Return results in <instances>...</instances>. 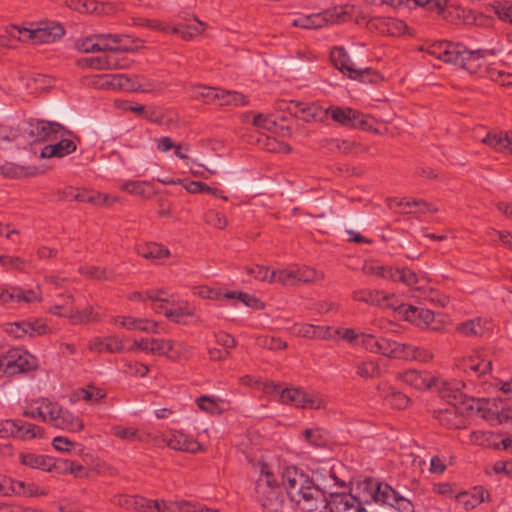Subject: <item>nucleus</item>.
Returning a JSON list of instances; mask_svg holds the SVG:
<instances>
[{"label": "nucleus", "mask_w": 512, "mask_h": 512, "mask_svg": "<svg viewBox=\"0 0 512 512\" xmlns=\"http://www.w3.org/2000/svg\"><path fill=\"white\" fill-rule=\"evenodd\" d=\"M281 484L291 502L304 512H323L325 494L322 487L308 472L297 466H287L281 472Z\"/></svg>", "instance_id": "f257e3e1"}, {"label": "nucleus", "mask_w": 512, "mask_h": 512, "mask_svg": "<svg viewBox=\"0 0 512 512\" xmlns=\"http://www.w3.org/2000/svg\"><path fill=\"white\" fill-rule=\"evenodd\" d=\"M430 53L447 63L460 65L471 74H479L486 65L487 50H469L460 43L440 42L433 45Z\"/></svg>", "instance_id": "f03ea898"}, {"label": "nucleus", "mask_w": 512, "mask_h": 512, "mask_svg": "<svg viewBox=\"0 0 512 512\" xmlns=\"http://www.w3.org/2000/svg\"><path fill=\"white\" fill-rule=\"evenodd\" d=\"M255 499L266 512H282L284 499L281 487L266 463H260V476L255 484Z\"/></svg>", "instance_id": "7ed1b4c3"}, {"label": "nucleus", "mask_w": 512, "mask_h": 512, "mask_svg": "<svg viewBox=\"0 0 512 512\" xmlns=\"http://www.w3.org/2000/svg\"><path fill=\"white\" fill-rule=\"evenodd\" d=\"M7 32L13 39L24 41L26 39L32 40L34 43H51L56 39L61 38L65 30L59 23H43L36 29H20L17 26H10Z\"/></svg>", "instance_id": "20e7f679"}, {"label": "nucleus", "mask_w": 512, "mask_h": 512, "mask_svg": "<svg viewBox=\"0 0 512 512\" xmlns=\"http://www.w3.org/2000/svg\"><path fill=\"white\" fill-rule=\"evenodd\" d=\"M326 111L327 116L330 115L335 122L344 127L366 131L372 129L371 118L355 109L331 105Z\"/></svg>", "instance_id": "39448f33"}, {"label": "nucleus", "mask_w": 512, "mask_h": 512, "mask_svg": "<svg viewBox=\"0 0 512 512\" xmlns=\"http://www.w3.org/2000/svg\"><path fill=\"white\" fill-rule=\"evenodd\" d=\"M27 133L34 142H52L58 140L59 133H68V129L54 121L30 119Z\"/></svg>", "instance_id": "423d86ee"}, {"label": "nucleus", "mask_w": 512, "mask_h": 512, "mask_svg": "<svg viewBox=\"0 0 512 512\" xmlns=\"http://www.w3.org/2000/svg\"><path fill=\"white\" fill-rule=\"evenodd\" d=\"M4 366V372L8 375L26 373L38 368V360L35 356L26 350L13 349L8 352L5 362L0 363Z\"/></svg>", "instance_id": "0eeeda50"}, {"label": "nucleus", "mask_w": 512, "mask_h": 512, "mask_svg": "<svg viewBox=\"0 0 512 512\" xmlns=\"http://www.w3.org/2000/svg\"><path fill=\"white\" fill-rule=\"evenodd\" d=\"M99 52L138 51L143 48V41L129 35L97 34Z\"/></svg>", "instance_id": "6e6552de"}, {"label": "nucleus", "mask_w": 512, "mask_h": 512, "mask_svg": "<svg viewBox=\"0 0 512 512\" xmlns=\"http://www.w3.org/2000/svg\"><path fill=\"white\" fill-rule=\"evenodd\" d=\"M49 414L48 423L56 428L79 432L83 429V422L70 411L63 409L58 403L47 401Z\"/></svg>", "instance_id": "1a4fd4ad"}, {"label": "nucleus", "mask_w": 512, "mask_h": 512, "mask_svg": "<svg viewBox=\"0 0 512 512\" xmlns=\"http://www.w3.org/2000/svg\"><path fill=\"white\" fill-rule=\"evenodd\" d=\"M281 108L288 111L291 115L305 122H323L327 118L326 109L317 103H306L296 100L283 102Z\"/></svg>", "instance_id": "9d476101"}, {"label": "nucleus", "mask_w": 512, "mask_h": 512, "mask_svg": "<svg viewBox=\"0 0 512 512\" xmlns=\"http://www.w3.org/2000/svg\"><path fill=\"white\" fill-rule=\"evenodd\" d=\"M482 412V417L497 424L507 422L511 418L512 402L509 398H494L486 400L477 407Z\"/></svg>", "instance_id": "9b49d317"}, {"label": "nucleus", "mask_w": 512, "mask_h": 512, "mask_svg": "<svg viewBox=\"0 0 512 512\" xmlns=\"http://www.w3.org/2000/svg\"><path fill=\"white\" fill-rule=\"evenodd\" d=\"M344 17L345 13L335 8L321 13L301 16L293 20L292 26L304 29H318L328 24L340 23Z\"/></svg>", "instance_id": "f8f14e48"}, {"label": "nucleus", "mask_w": 512, "mask_h": 512, "mask_svg": "<svg viewBox=\"0 0 512 512\" xmlns=\"http://www.w3.org/2000/svg\"><path fill=\"white\" fill-rule=\"evenodd\" d=\"M279 402L296 408L319 409L322 406V400L316 394L308 393L299 388L281 389Z\"/></svg>", "instance_id": "ddd939ff"}, {"label": "nucleus", "mask_w": 512, "mask_h": 512, "mask_svg": "<svg viewBox=\"0 0 512 512\" xmlns=\"http://www.w3.org/2000/svg\"><path fill=\"white\" fill-rule=\"evenodd\" d=\"M325 509L330 512H366L362 503L350 493L327 491Z\"/></svg>", "instance_id": "4468645a"}, {"label": "nucleus", "mask_w": 512, "mask_h": 512, "mask_svg": "<svg viewBox=\"0 0 512 512\" xmlns=\"http://www.w3.org/2000/svg\"><path fill=\"white\" fill-rule=\"evenodd\" d=\"M395 310H398L406 321L411 322L417 327L430 328L433 330L438 329V326L433 325L435 320V313L432 310L404 304L396 307Z\"/></svg>", "instance_id": "2eb2a0df"}, {"label": "nucleus", "mask_w": 512, "mask_h": 512, "mask_svg": "<svg viewBox=\"0 0 512 512\" xmlns=\"http://www.w3.org/2000/svg\"><path fill=\"white\" fill-rule=\"evenodd\" d=\"M69 134L59 133L58 140L54 141V144H49L43 147L41 150L42 158H62L65 157L77 149V144L73 138L79 140L72 131L68 130Z\"/></svg>", "instance_id": "dca6fc26"}, {"label": "nucleus", "mask_w": 512, "mask_h": 512, "mask_svg": "<svg viewBox=\"0 0 512 512\" xmlns=\"http://www.w3.org/2000/svg\"><path fill=\"white\" fill-rule=\"evenodd\" d=\"M163 442L171 449L189 453H196L202 449L197 440L178 430L163 434Z\"/></svg>", "instance_id": "f3484780"}, {"label": "nucleus", "mask_w": 512, "mask_h": 512, "mask_svg": "<svg viewBox=\"0 0 512 512\" xmlns=\"http://www.w3.org/2000/svg\"><path fill=\"white\" fill-rule=\"evenodd\" d=\"M397 379L417 390L428 389L435 383V377L431 373L412 369L398 373Z\"/></svg>", "instance_id": "a211bd4d"}, {"label": "nucleus", "mask_w": 512, "mask_h": 512, "mask_svg": "<svg viewBox=\"0 0 512 512\" xmlns=\"http://www.w3.org/2000/svg\"><path fill=\"white\" fill-rule=\"evenodd\" d=\"M352 298L355 301L364 302L370 305H377L382 308L396 309L393 303L390 302L391 297L380 290L358 289L352 293Z\"/></svg>", "instance_id": "6ab92c4d"}, {"label": "nucleus", "mask_w": 512, "mask_h": 512, "mask_svg": "<svg viewBox=\"0 0 512 512\" xmlns=\"http://www.w3.org/2000/svg\"><path fill=\"white\" fill-rule=\"evenodd\" d=\"M88 349L96 353H121L124 351L123 341L118 336L93 337L88 342Z\"/></svg>", "instance_id": "aec40b11"}, {"label": "nucleus", "mask_w": 512, "mask_h": 512, "mask_svg": "<svg viewBox=\"0 0 512 512\" xmlns=\"http://www.w3.org/2000/svg\"><path fill=\"white\" fill-rule=\"evenodd\" d=\"M439 424L448 429H462L466 427L467 419L456 406L451 405L436 412L435 415Z\"/></svg>", "instance_id": "412c9836"}, {"label": "nucleus", "mask_w": 512, "mask_h": 512, "mask_svg": "<svg viewBox=\"0 0 512 512\" xmlns=\"http://www.w3.org/2000/svg\"><path fill=\"white\" fill-rule=\"evenodd\" d=\"M456 331L466 337H483L492 331V323L481 318L467 320L456 326Z\"/></svg>", "instance_id": "4be33fe9"}, {"label": "nucleus", "mask_w": 512, "mask_h": 512, "mask_svg": "<svg viewBox=\"0 0 512 512\" xmlns=\"http://www.w3.org/2000/svg\"><path fill=\"white\" fill-rule=\"evenodd\" d=\"M457 367L463 372L480 377L491 370V361L481 359L479 355H472L459 359Z\"/></svg>", "instance_id": "5701e85b"}, {"label": "nucleus", "mask_w": 512, "mask_h": 512, "mask_svg": "<svg viewBox=\"0 0 512 512\" xmlns=\"http://www.w3.org/2000/svg\"><path fill=\"white\" fill-rule=\"evenodd\" d=\"M377 390L380 396L394 409H405L410 403V398L407 395L396 390L386 382L379 383Z\"/></svg>", "instance_id": "b1692460"}, {"label": "nucleus", "mask_w": 512, "mask_h": 512, "mask_svg": "<svg viewBox=\"0 0 512 512\" xmlns=\"http://www.w3.org/2000/svg\"><path fill=\"white\" fill-rule=\"evenodd\" d=\"M366 488L370 490L371 498L375 502L387 504L389 506L393 505L397 495L399 494L386 483H376L370 481L366 483Z\"/></svg>", "instance_id": "393cba45"}, {"label": "nucleus", "mask_w": 512, "mask_h": 512, "mask_svg": "<svg viewBox=\"0 0 512 512\" xmlns=\"http://www.w3.org/2000/svg\"><path fill=\"white\" fill-rule=\"evenodd\" d=\"M5 482L8 485L9 495L12 493L26 497L46 495V492L34 483H26L11 478H5Z\"/></svg>", "instance_id": "a878e982"}, {"label": "nucleus", "mask_w": 512, "mask_h": 512, "mask_svg": "<svg viewBox=\"0 0 512 512\" xmlns=\"http://www.w3.org/2000/svg\"><path fill=\"white\" fill-rule=\"evenodd\" d=\"M150 353L165 356L171 360H178L181 358V352L178 349H174V341L166 339L152 338Z\"/></svg>", "instance_id": "bb28decb"}, {"label": "nucleus", "mask_w": 512, "mask_h": 512, "mask_svg": "<svg viewBox=\"0 0 512 512\" xmlns=\"http://www.w3.org/2000/svg\"><path fill=\"white\" fill-rule=\"evenodd\" d=\"M67 318L72 325L87 324L90 322H99L101 315L94 310V307L89 305L83 310H74L73 307L67 311Z\"/></svg>", "instance_id": "cd10ccee"}, {"label": "nucleus", "mask_w": 512, "mask_h": 512, "mask_svg": "<svg viewBox=\"0 0 512 512\" xmlns=\"http://www.w3.org/2000/svg\"><path fill=\"white\" fill-rule=\"evenodd\" d=\"M19 461L22 465L43 471H50L53 466L52 458L31 452L20 453Z\"/></svg>", "instance_id": "c85d7f7f"}, {"label": "nucleus", "mask_w": 512, "mask_h": 512, "mask_svg": "<svg viewBox=\"0 0 512 512\" xmlns=\"http://www.w3.org/2000/svg\"><path fill=\"white\" fill-rule=\"evenodd\" d=\"M136 249L137 254L147 260H162L170 256V250L156 242L139 244Z\"/></svg>", "instance_id": "c756f323"}, {"label": "nucleus", "mask_w": 512, "mask_h": 512, "mask_svg": "<svg viewBox=\"0 0 512 512\" xmlns=\"http://www.w3.org/2000/svg\"><path fill=\"white\" fill-rule=\"evenodd\" d=\"M404 350L403 344L381 337L378 338L374 353L382 354L389 358H401L405 356Z\"/></svg>", "instance_id": "7c9ffc66"}, {"label": "nucleus", "mask_w": 512, "mask_h": 512, "mask_svg": "<svg viewBox=\"0 0 512 512\" xmlns=\"http://www.w3.org/2000/svg\"><path fill=\"white\" fill-rule=\"evenodd\" d=\"M120 188L122 191L145 199H149L155 194L152 185L147 181H126Z\"/></svg>", "instance_id": "2f4dec72"}, {"label": "nucleus", "mask_w": 512, "mask_h": 512, "mask_svg": "<svg viewBox=\"0 0 512 512\" xmlns=\"http://www.w3.org/2000/svg\"><path fill=\"white\" fill-rule=\"evenodd\" d=\"M16 430L14 437L22 440H29L34 438H42L44 429L36 424L29 423L23 420H15Z\"/></svg>", "instance_id": "473e14b6"}, {"label": "nucleus", "mask_w": 512, "mask_h": 512, "mask_svg": "<svg viewBox=\"0 0 512 512\" xmlns=\"http://www.w3.org/2000/svg\"><path fill=\"white\" fill-rule=\"evenodd\" d=\"M219 88L207 87L202 85L192 86L190 88V96L194 100L202 101L205 104L217 103L219 98Z\"/></svg>", "instance_id": "72a5a7b5"}, {"label": "nucleus", "mask_w": 512, "mask_h": 512, "mask_svg": "<svg viewBox=\"0 0 512 512\" xmlns=\"http://www.w3.org/2000/svg\"><path fill=\"white\" fill-rule=\"evenodd\" d=\"M138 75H127V74H113L106 79L110 80L112 89H118L130 93L136 92Z\"/></svg>", "instance_id": "f704fd0d"}, {"label": "nucleus", "mask_w": 512, "mask_h": 512, "mask_svg": "<svg viewBox=\"0 0 512 512\" xmlns=\"http://www.w3.org/2000/svg\"><path fill=\"white\" fill-rule=\"evenodd\" d=\"M42 291L39 284L34 289H24L19 286H15V304H31L35 302H42Z\"/></svg>", "instance_id": "c9c22d12"}, {"label": "nucleus", "mask_w": 512, "mask_h": 512, "mask_svg": "<svg viewBox=\"0 0 512 512\" xmlns=\"http://www.w3.org/2000/svg\"><path fill=\"white\" fill-rule=\"evenodd\" d=\"M217 104L220 106H245L248 104L246 96L237 92L219 88Z\"/></svg>", "instance_id": "e433bc0d"}, {"label": "nucleus", "mask_w": 512, "mask_h": 512, "mask_svg": "<svg viewBox=\"0 0 512 512\" xmlns=\"http://www.w3.org/2000/svg\"><path fill=\"white\" fill-rule=\"evenodd\" d=\"M388 279L394 282H401L407 286H414L418 283L417 274L408 268L390 267Z\"/></svg>", "instance_id": "4c0bfd02"}, {"label": "nucleus", "mask_w": 512, "mask_h": 512, "mask_svg": "<svg viewBox=\"0 0 512 512\" xmlns=\"http://www.w3.org/2000/svg\"><path fill=\"white\" fill-rule=\"evenodd\" d=\"M157 512H195V502L160 500Z\"/></svg>", "instance_id": "58836bf2"}, {"label": "nucleus", "mask_w": 512, "mask_h": 512, "mask_svg": "<svg viewBox=\"0 0 512 512\" xmlns=\"http://www.w3.org/2000/svg\"><path fill=\"white\" fill-rule=\"evenodd\" d=\"M127 324V330H138L153 334L159 333V323L146 318H134L129 316Z\"/></svg>", "instance_id": "ea45409f"}, {"label": "nucleus", "mask_w": 512, "mask_h": 512, "mask_svg": "<svg viewBox=\"0 0 512 512\" xmlns=\"http://www.w3.org/2000/svg\"><path fill=\"white\" fill-rule=\"evenodd\" d=\"M483 143L494 148L496 151H499V152H504V151L511 152L512 151V148L510 147L511 140L509 139L507 133L505 135H503L502 133H495V134L489 133L483 139Z\"/></svg>", "instance_id": "a19ab883"}, {"label": "nucleus", "mask_w": 512, "mask_h": 512, "mask_svg": "<svg viewBox=\"0 0 512 512\" xmlns=\"http://www.w3.org/2000/svg\"><path fill=\"white\" fill-rule=\"evenodd\" d=\"M405 350L402 356L403 359H414L421 362H428L433 359V353L424 347L412 346L409 344H403Z\"/></svg>", "instance_id": "79ce46f5"}, {"label": "nucleus", "mask_w": 512, "mask_h": 512, "mask_svg": "<svg viewBox=\"0 0 512 512\" xmlns=\"http://www.w3.org/2000/svg\"><path fill=\"white\" fill-rule=\"evenodd\" d=\"M343 73H348V76L351 79L354 80H360V81H366L369 82L372 81L369 76L371 74H375V72L371 68H357L355 65L351 62V59L349 58V61L344 62L343 70H340Z\"/></svg>", "instance_id": "37998d69"}, {"label": "nucleus", "mask_w": 512, "mask_h": 512, "mask_svg": "<svg viewBox=\"0 0 512 512\" xmlns=\"http://www.w3.org/2000/svg\"><path fill=\"white\" fill-rule=\"evenodd\" d=\"M124 51H110L107 54L108 70L128 69L132 66L133 61L122 55Z\"/></svg>", "instance_id": "c03bdc74"}, {"label": "nucleus", "mask_w": 512, "mask_h": 512, "mask_svg": "<svg viewBox=\"0 0 512 512\" xmlns=\"http://www.w3.org/2000/svg\"><path fill=\"white\" fill-rule=\"evenodd\" d=\"M24 333L30 337L45 335L49 332L47 324L42 319L21 321Z\"/></svg>", "instance_id": "a18cd8bd"}, {"label": "nucleus", "mask_w": 512, "mask_h": 512, "mask_svg": "<svg viewBox=\"0 0 512 512\" xmlns=\"http://www.w3.org/2000/svg\"><path fill=\"white\" fill-rule=\"evenodd\" d=\"M295 276L296 282L298 283H308V282H316L320 281L324 278V274L322 272H318L312 267L302 266L295 268Z\"/></svg>", "instance_id": "49530a36"}, {"label": "nucleus", "mask_w": 512, "mask_h": 512, "mask_svg": "<svg viewBox=\"0 0 512 512\" xmlns=\"http://www.w3.org/2000/svg\"><path fill=\"white\" fill-rule=\"evenodd\" d=\"M356 374L361 378H378L381 376V369L375 361H362L356 364Z\"/></svg>", "instance_id": "de8ad7c7"}, {"label": "nucleus", "mask_w": 512, "mask_h": 512, "mask_svg": "<svg viewBox=\"0 0 512 512\" xmlns=\"http://www.w3.org/2000/svg\"><path fill=\"white\" fill-rule=\"evenodd\" d=\"M223 400L217 397L212 396H200L196 399V404L201 411L210 413V414H220L222 409L219 404L222 403Z\"/></svg>", "instance_id": "09e8293b"}, {"label": "nucleus", "mask_w": 512, "mask_h": 512, "mask_svg": "<svg viewBox=\"0 0 512 512\" xmlns=\"http://www.w3.org/2000/svg\"><path fill=\"white\" fill-rule=\"evenodd\" d=\"M80 273L86 277L96 279V280L111 281L115 277L112 270L97 267V266L82 267V268H80Z\"/></svg>", "instance_id": "8fccbe9b"}, {"label": "nucleus", "mask_w": 512, "mask_h": 512, "mask_svg": "<svg viewBox=\"0 0 512 512\" xmlns=\"http://www.w3.org/2000/svg\"><path fill=\"white\" fill-rule=\"evenodd\" d=\"M166 85L163 82H159L153 79H144V83H141V75H138L136 92L139 93H160L165 89Z\"/></svg>", "instance_id": "3c124183"}, {"label": "nucleus", "mask_w": 512, "mask_h": 512, "mask_svg": "<svg viewBox=\"0 0 512 512\" xmlns=\"http://www.w3.org/2000/svg\"><path fill=\"white\" fill-rule=\"evenodd\" d=\"M247 274L251 275L256 280L273 283L274 270H270L269 267L261 265H253L246 268Z\"/></svg>", "instance_id": "603ef678"}, {"label": "nucleus", "mask_w": 512, "mask_h": 512, "mask_svg": "<svg viewBox=\"0 0 512 512\" xmlns=\"http://www.w3.org/2000/svg\"><path fill=\"white\" fill-rule=\"evenodd\" d=\"M491 8L500 20L512 23V3L507 0L495 1Z\"/></svg>", "instance_id": "864d4df0"}, {"label": "nucleus", "mask_w": 512, "mask_h": 512, "mask_svg": "<svg viewBox=\"0 0 512 512\" xmlns=\"http://www.w3.org/2000/svg\"><path fill=\"white\" fill-rule=\"evenodd\" d=\"M160 500L147 499L143 496L134 495L133 510L139 512H157Z\"/></svg>", "instance_id": "5fc2aeb1"}, {"label": "nucleus", "mask_w": 512, "mask_h": 512, "mask_svg": "<svg viewBox=\"0 0 512 512\" xmlns=\"http://www.w3.org/2000/svg\"><path fill=\"white\" fill-rule=\"evenodd\" d=\"M185 188H186V190L189 193H202V192H206V193L213 194V195H215L217 197H220V198H222L224 200H227V197L222 195V191L221 190H219L217 188L210 187L207 184H205L203 182H200V181H190L185 186Z\"/></svg>", "instance_id": "6e6d98bb"}, {"label": "nucleus", "mask_w": 512, "mask_h": 512, "mask_svg": "<svg viewBox=\"0 0 512 512\" xmlns=\"http://www.w3.org/2000/svg\"><path fill=\"white\" fill-rule=\"evenodd\" d=\"M76 395L79 399L84 401H98L106 396V393L95 386H87L77 390Z\"/></svg>", "instance_id": "4d7b16f0"}, {"label": "nucleus", "mask_w": 512, "mask_h": 512, "mask_svg": "<svg viewBox=\"0 0 512 512\" xmlns=\"http://www.w3.org/2000/svg\"><path fill=\"white\" fill-rule=\"evenodd\" d=\"M273 283H280L285 286L297 284L294 269L274 270Z\"/></svg>", "instance_id": "13d9d810"}, {"label": "nucleus", "mask_w": 512, "mask_h": 512, "mask_svg": "<svg viewBox=\"0 0 512 512\" xmlns=\"http://www.w3.org/2000/svg\"><path fill=\"white\" fill-rule=\"evenodd\" d=\"M411 204H413L412 208H414V210L410 209L405 211V213L433 214L438 212V207L424 199H411Z\"/></svg>", "instance_id": "bf43d9fd"}, {"label": "nucleus", "mask_w": 512, "mask_h": 512, "mask_svg": "<svg viewBox=\"0 0 512 512\" xmlns=\"http://www.w3.org/2000/svg\"><path fill=\"white\" fill-rule=\"evenodd\" d=\"M303 436L308 443L315 447H322L326 444V439L319 428L306 429L303 432Z\"/></svg>", "instance_id": "052dcab7"}, {"label": "nucleus", "mask_w": 512, "mask_h": 512, "mask_svg": "<svg viewBox=\"0 0 512 512\" xmlns=\"http://www.w3.org/2000/svg\"><path fill=\"white\" fill-rule=\"evenodd\" d=\"M76 48L84 53L99 52V46L97 44V34L88 36L84 39L77 40Z\"/></svg>", "instance_id": "680f3d73"}, {"label": "nucleus", "mask_w": 512, "mask_h": 512, "mask_svg": "<svg viewBox=\"0 0 512 512\" xmlns=\"http://www.w3.org/2000/svg\"><path fill=\"white\" fill-rule=\"evenodd\" d=\"M149 372L148 366L137 361H128L124 364V373L131 376L144 377Z\"/></svg>", "instance_id": "e2e57ef3"}, {"label": "nucleus", "mask_w": 512, "mask_h": 512, "mask_svg": "<svg viewBox=\"0 0 512 512\" xmlns=\"http://www.w3.org/2000/svg\"><path fill=\"white\" fill-rule=\"evenodd\" d=\"M253 125L267 131H274L276 129V121L270 115H255L253 118Z\"/></svg>", "instance_id": "0e129e2a"}, {"label": "nucleus", "mask_w": 512, "mask_h": 512, "mask_svg": "<svg viewBox=\"0 0 512 512\" xmlns=\"http://www.w3.org/2000/svg\"><path fill=\"white\" fill-rule=\"evenodd\" d=\"M205 221L207 224L217 228V229H224L227 225L226 218L219 212L215 210H209L205 214Z\"/></svg>", "instance_id": "69168bd1"}, {"label": "nucleus", "mask_w": 512, "mask_h": 512, "mask_svg": "<svg viewBox=\"0 0 512 512\" xmlns=\"http://www.w3.org/2000/svg\"><path fill=\"white\" fill-rule=\"evenodd\" d=\"M82 62L89 68L96 70H108L107 66V54L87 57L82 60Z\"/></svg>", "instance_id": "338daca9"}, {"label": "nucleus", "mask_w": 512, "mask_h": 512, "mask_svg": "<svg viewBox=\"0 0 512 512\" xmlns=\"http://www.w3.org/2000/svg\"><path fill=\"white\" fill-rule=\"evenodd\" d=\"M330 58L333 65L339 70H343L345 61H349V55L342 47L333 48V50L331 51Z\"/></svg>", "instance_id": "774afa93"}]
</instances>
